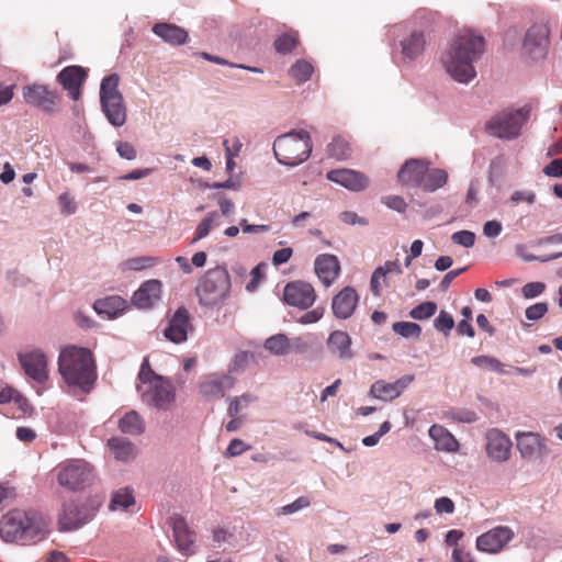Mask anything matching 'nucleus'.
<instances>
[{"label":"nucleus","mask_w":562,"mask_h":562,"mask_svg":"<svg viewBox=\"0 0 562 562\" xmlns=\"http://www.w3.org/2000/svg\"><path fill=\"white\" fill-rule=\"evenodd\" d=\"M153 32L170 45H182L188 40V32L176 24L156 23Z\"/></svg>","instance_id":"c756f323"},{"label":"nucleus","mask_w":562,"mask_h":562,"mask_svg":"<svg viewBox=\"0 0 562 562\" xmlns=\"http://www.w3.org/2000/svg\"><path fill=\"white\" fill-rule=\"evenodd\" d=\"M155 259L150 257H138V258H132L124 262V266L128 270H143L147 267H150L154 265Z\"/></svg>","instance_id":"5fc2aeb1"},{"label":"nucleus","mask_w":562,"mask_h":562,"mask_svg":"<svg viewBox=\"0 0 562 562\" xmlns=\"http://www.w3.org/2000/svg\"><path fill=\"white\" fill-rule=\"evenodd\" d=\"M327 179L350 191L359 192L366 190L370 179L363 172L353 169H335L327 172Z\"/></svg>","instance_id":"a211bd4d"},{"label":"nucleus","mask_w":562,"mask_h":562,"mask_svg":"<svg viewBox=\"0 0 562 562\" xmlns=\"http://www.w3.org/2000/svg\"><path fill=\"white\" fill-rule=\"evenodd\" d=\"M485 439V450L490 459L503 463L510 458L513 443L505 432L497 428H492L486 431Z\"/></svg>","instance_id":"f3484780"},{"label":"nucleus","mask_w":562,"mask_h":562,"mask_svg":"<svg viewBox=\"0 0 562 562\" xmlns=\"http://www.w3.org/2000/svg\"><path fill=\"white\" fill-rule=\"evenodd\" d=\"M58 371L74 395L90 393L97 380L93 353H59Z\"/></svg>","instance_id":"20e7f679"},{"label":"nucleus","mask_w":562,"mask_h":562,"mask_svg":"<svg viewBox=\"0 0 562 562\" xmlns=\"http://www.w3.org/2000/svg\"><path fill=\"white\" fill-rule=\"evenodd\" d=\"M340 220L348 225L359 224L366 226L369 224V221L367 218L358 216V214L352 211H345L340 213Z\"/></svg>","instance_id":"bf43d9fd"},{"label":"nucleus","mask_w":562,"mask_h":562,"mask_svg":"<svg viewBox=\"0 0 562 562\" xmlns=\"http://www.w3.org/2000/svg\"><path fill=\"white\" fill-rule=\"evenodd\" d=\"M324 315L323 307H316L312 311L306 312L300 319L303 324H313L318 322Z\"/></svg>","instance_id":"69168bd1"},{"label":"nucleus","mask_w":562,"mask_h":562,"mask_svg":"<svg viewBox=\"0 0 562 562\" xmlns=\"http://www.w3.org/2000/svg\"><path fill=\"white\" fill-rule=\"evenodd\" d=\"M102 504L98 496L89 497L82 503L69 502L63 506L59 516L61 530L70 531L91 521Z\"/></svg>","instance_id":"9b49d317"},{"label":"nucleus","mask_w":562,"mask_h":562,"mask_svg":"<svg viewBox=\"0 0 562 562\" xmlns=\"http://www.w3.org/2000/svg\"><path fill=\"white\" fill-rule=\"evenodd\" d=\"M87 77L86 70L80 66H68L58 75V81L70 98L77 101L81 95V86Z\"/></svg>","instance_id":"b1692460"},{"label":"nucleus","mask_w":562,"mask_h":562,"mask_svg":"<svg viewBox=\"0 0 562 562\" xmlns=\"http://www.w3.org/2000/svg\"><path fill=\"white\" fill-rule=\"evenodd\" d=\"M393 330L403 337H418L420 326L412 322H397L393 324Z\"/></svg>","instance_id":"49530a36"},{"label":"nucleus","mask_w":562,"mask_h":562,"mask_svg":"<svg viewBox=\"0 0 562 562\" xmlns=\"http://www.w3.org/2000/svg\"><path fill=\"white\" fill-rule=\"evenodd\" d=\"M359 303V295L351 286H345L331 300V310L336 318L347 319L352 316Z\"/></svg>","instance_id":"4be33fe9"},{"label":"nucleus","mask_w":562,"mask_h":562,"mask_svg":"<svg viewBox=\"0 0 562 562\" xmlns=\"http://www.w3.org/2000/svg\"><path fill=\"white\" fill-rule=\"evenodd\" d=\"M451 240L454 244L470 248L475 243V234L471 231H459L451 235Z\"/></svg>","instance_id":"8fccbe9b"},{"label":"nucleus","mask_w":562,"mask_h":562,"mask_svg":"<svg viewBox=\"0 0 562 562\" xmlns=\"http://www.w3.org/2000/svg\"><path fill=\"white\" fill-rule=\"evenodd\" d=\"M381 202L389 209L394 210L398 213H404L407 207V203L400 195H385L381 199Z\"/></svg>","instance_id":"3c124183"},{"label":"nucleus","mask_w":562,"mask_h":562,"mask_svg":"<svg viewBox=\"0 0 562 562\" xmlns=\"http://www.w3.org/2000/svg\"><path fill=\"white\" fill-rule=\"evenodd\" d=\"M250 447L246 445L241 439L235 438L231 441L227 449L224 452L226 458H233L240 456L243 452L247 451Z\"/></svg>","instance_id":"864d4df0"},{"label":"nucleus","mask_w":562,"mask_h":562,"mask_svg":"<svg viewBox=\"0 0 562 562\" xmlns=\"http://www.w3.org/2000/svg\"><path fill=\"white\" fill-rule=\"evenodd\" d=\"M434 326L438 331L448 335L454 327L453 317L446 311H441L437 318L434 321Z\"/></svg>","instance_id":"09e8293b"},{"label":"nucleus","mask_w":562,"mask_h":562,"mask_svg":"<svg viewBox=\"0 0 562 562\" xmlns=\"http://www.w3.org/2000/svg\"><path fill=\"white\" fill-rule=\"evenodd\" d=\"M484 49L485 41L482 36L463 30L453 38L441 61L456 81L468 83L476 75L473 63L481 57Z\"/></svg>","instance_id":"f257e3e1"},{"label":"nucleus","mask_w":562,"mask_h":562,"mask_svg":"<svg viewBox=\"0 0 562 562\" xmlns=\"http://www.w3.org/2000/svg\"><path fill=\"white\" fill-rule=\"evenodd\" d=\"M232 288L231 277L225 267L209 269L199 280L195 294L199 303L206 307L223 304L229 296Z\"/></svg>","instance_id":"39448f33"},{"label":"nucleus","mask_w":562,"mask_h":562,"mask_svg":"<svg viewBox=\"0 0 562 562\" xmlns=\"http://www.w3.org/2000/svg\"><path fill=\"white\" fill-rule=\"evenodd\" d=\"M428 435L434 440L435 448L438 451L456 452L459 449V442L454 436L441 425H432Z\"/></svg>","instance_id":"c85d7f7f"},{"label":"nucleus","mask_w":562,"mask_h":562,"mask_svg":"<svg viewBox=\"0 0 562 562\" xmlns=\"http://www.w3.org/2000/svg\"><path fill=\"white\" fill-rule=\"evenodd\" d=\"M58 204L60 207V212L64 215H71L77 210V205L72 196L67 192H64L58 196Z\"/></svg>","instance_id":"603ef678"},{"label":"nucleus","mask_w":562,"mask_h":562,"mask_svg":"<svg viewBox=\"0 0 562 562\" xmlns=\"http://www.w3.org/2000/svg\"><path fill=\"white\" fill-rule=\"evenodd\" d=\"M434 507L437 514H452L454 512V503L446 496L437 498Z\"/></svg>","instance_id":"13d9d810"},{"label":"nucleus","mask_w":562,"mask_h":562,"mask_svg":"<svg viewBox=\"0 0 562 562\" xmlns=\"http://www.w3.org/2000/svg\"><path fill=\"white\" fill-rule=\"evenodd\" d=\"M258 364L257 353H235L228 366L227 373L234 376V374H240L247 370L255 369Z\"/></svg>","instance_id":"f704fd0d"},{"label":"nucleus","mask_w":562,"mask_h":562,"mask_svg":"<svg viewBox=\"0 0 562 562\" xmlns=\"http://www.w3.org/2000/svg\"><path fill=\"white\" fill-rule=\"evenodd\" d=\"M172 531L176 546L180 553L183 555H191L194 553L192 549L194 543V533L188 528L184 518L176 516L171 518Z\"/></svg>","instance_id":"a878e982"},{"label":"nucleus","mask_w":562,"mask_h":562,"mask_svg":"<svg viewBox=\"0 0 562 562\" xmlns=\"http://www.w3.org/2000/svg\"><path fill=\"white\" fill-rule=\"evenodd\" d=\"M510 200L514 203L527 202L529 204H532L536 200V194L531 191H515L512 194Z\"/></svg>","instance_id":"338daca9"},{"label":"nucleus","mask_w":562,"mask_h":562,"mask_svg":"<svg viewBox=\"0 0 562 562\" xmlns=\"http://www.w3.org/2000/svg\"><path fill=\"white\" fill-rule=\"evenodd\" d=\"M313 72L314 66L312 63L305 59L296 60L289 69V75L296 82V85H302L310 80Z\"/></svg>","instance_id":"c9c22d12"},{"label":"nucleus","mask_w":562,"mask_h":562,"mask_svg":"<svg viewBox=\"0 0 562 562\" xmlns=\"http://www.w3.org/2000/svg\"><path fill=\"white\" fill-rule=\"evenodd\" d=\"M119 75L111 74L100 86V101L103 112L113 126H122L126 122V106L119 91Z\"/></svg>","instance_id":"0eeeda50"},{"label":"nucleus","mask_w":562,"mask_h":562,"mask_svg":"<svg viewBox=\"0 0 562 562\" xmlns=\"http://www.w3.org/2000/svg\"><path fill=\"white\" fill-rule=\"evenodd\" d=\"M126 306L127 302L117 295L97 300L93 304V308L99 315H104L110 319L121 315L125 311Z\"/></svg>","instance_id":"7c9ffc66"},{"label":"nucleus","mask_w":562,"mask_h":562,"mask_svg":"<svg viewBox=\"0 0 562 562\" xmlns=\"http://www.w3.org/2000/svg\"><path fill=\"white\" fill-rule=\"evenodd\" d=\"M20 364L30 379L42 384L48 379L45 353H18Z\"/></svg>","instance_id":"412c9836"},{"label":"nucleus","mask_w":562,"mask_h":562,"mask_svg":"<svg viewBox=\"0 0 562 562\" xmlns=\"http://www.w3.org/2000/svg\"><path fill=\"white\" fill-rule=\"evenodd\" d=\"M515 537V532L507 526H497L480 535L475 546L481 552L499 553Z\"/></svg>","instance_id":"4468645a"},{"label":"nucleus","mask_w":562,"mask_h":562,"mask_svg":"<svg viewBox=\"0 0 562 562\" xmlns=\"http://www.w3.org/2000/svg\"><path fill=\"white\" fill-rule=\"evenodd\" d=\"M216 218H217L216 212L209 213L196 226L194 237L192 238L191 244H194L198 240L206 237Z\"/></svg>","instance_id":"c03bdc74"},{"label":"nucleus","mask_w":562,"mask_h":562,"mask_svg":"<svg viewBox=\"0 0 562 562\" xmlns=\"http://www.w3.org/2000/svg\"><path fill=\"white\" fill-rule=\"evenodd\" d=\"M548 312L547 303L539 302L527 307L525 315L529 321H538Z\"/></svg>","instance_id":"6e6d98bb"},{"label":"nucleus","mask_w":562,"mask_h":562,"mask_svg":"<svg viewBox=\"0 0 562 562\" xmlns=\"http://www.w3.org/2000/svg\"><path fill=\"white\" fill-rule=\"evenodd\" d=\"M108 446L116 460L127 462L134 458V445L126 438L112 437Z\"/></svg>","instance_id":"473e14b6"},{"label":"nucleus","mask_w":562,"mask_h":562,"mask_svg":"<svg viewBox=\"0 0 562 562\" xmlns=\"http://www.w3.org/2000/svg\"><path fill=\"white\" fill-rule=\"evenodd\" d=\"M311 499L307 496H300L294 502L277 509V515H293L302 509L310 507Z\"/></svg>","instance_id":"a18cd8bd"},{"label":"nucleus","mask_w":562,"mask_h":562,"mask_svg":"<svg viewBox=\"0 0 562 562\" xmlns=\"http://www.w3.org/2000/svg\"><path fill=\"white\" fill-rule=\"evenodd\" d=\"M312 147L311 136L306 131H292L274 140L273 153L280 164L293 167L308 159Z\"/></svg>","instance_id":"423d86ee"},{"label":"nucleus","mask_w":562,"mask_h":562,"mask_svg":"<svg viewBox=\"0 0 562 562\" xmlns=\"http://www.w3.org/2000/svg\"><path fill=\"white\" fill-rule=\"evenodd\" d=\"M292 348L289 338L284 334H277L265 341L267 351H286Z\"/></svg>","instance_id":"37998d69"},{"label":"nucleus","mask_w":562,"mask_h":562,"mask_svg":"<svg viewBox=\"0 0 562 562\" xmlns=\"http://www.w3.org/2000/svg\"><path fill=\"white\" fill-rule=\"evenodd\" d=\"M134 503L133 491L128 487H124L113 494L109 508L110 510L127 509L134 505Z\"/></svg>","instance_id":"ea45409f"},{"label":"nucleus","mask_w":562,"mask_h":562,"mask_svg":"<svg viewBox=\"0 0 562 562\" xmlns=\"http://www.w3.org/2000/svg\"><path fill=\"white\" fill-rule=\"evenodd\" d=\"M436 14L419 10L415 14L416 27L412 29L408 34L401 40L400 45L402 55L408 59H415L423 54L427 40L432 32L431 23L435 21Z\"/></svg>","instance_id":"6e6552de"},{"label":"nucleus","mask_w":562,"mask_h":562,"mask_svg":"<svg viewBox=\"0 0 562 562\" xmlns=\"http://www.w3.org/2000/svg\"><path fill=\"white\" fill-rule=\"evenodd\" d=\"M188 323V311L186 308H179L165 330L166 338L176 344L184 341L187 339Z\"/></svg>","instance_id":"cd10ccee"},{"label":"nucleus","mask_w":562,"mask_h":562,"mask_svg":"<svg viewBox=\"0 0 562 562\" xmlns=\"http://www.w3.org/2000/svg\"><path fill=\"white\" fill-rule=\"evenodd\" d=\"M543 173L548 177H562V159H553L543 168Z\"/></svg>","instance_id":"0e129e2a"},{"label":"nucleus","mask_w":562,"mask_h":562,"mask_svg":"<svg viewBox=\"0 0 562 562\" xmlns=\"http://www.w3.org/2000/svg\"><path fill=\"white\" fill-rule=\"evenodd\" d=\"M546 289V284L542 282H529L522 286V295L526 299H533L540 295Z\"/></svg>","instance_id":"4d7b16f0"},{"label":"nucleus","mask_w":562,"mask_h":562,"mask_svg":"<svg viewBox=\"0 0 562 562\" xmlns=\"http://www.w3.org/2000/svg\"><path fill=\"white\" fill-rule=\"evenodd\" d=\"M327 344L331 351H347L351 345V339L346 331L336 330L330 334Z\"/></svg>","instance_id":"79ce46f5"},{"label":"nucleus","mask_w":562,"mask_h":562,"mask_svg":"<svg viewBox=\"0 0 562 562\" xmlns=\"http://www.w3.org/2000/svg\"><path fill=\"white\" fill-rule=\"evenodd\" d=\"M93 479V468L83 459H69L57 467L58 484L71 492L85 490Z\"/></svg>","instance_id":"1a4fd4ad"},{"label":"nucleus","mask_w":562,"mask_h":562,"mask_svg":"<svg viewBox=\"0 0 562 562\" xmlns=\"http://www.w3.org/2000/svg\"><path fill=\"white\" fill-rule=\"evenodd\" d=\"M471 362L475 367L487 370V371H493V372H498V373H508L507 371H504V369H503L504 364L499 360H497L496 358L491 357V356H486V355L477 356V357L472 358Z\"/></svg>","instance_id":"a19ab883"},{"label":"nucleus","mask_w":562,"mask_h":562,"mask_svg":"<svg viewBox=\"0 0 562 562\" xmlns=\"http://www.w3.org/2000/svg\"><path fill=\"white\" fill-rule=\"evenodd\" d=\"M328 155L337 160H345L351 156L352 148L348 140L337 136L334 137L327 147Z\"/></svg>","instance_id":"e433bc0d"},{"label":"nucleus","mask_w":562,"mask_h":562,"mask_svg":"<svg viewBox=\"0 0 562 562\" xmlns=\"http://www.w3.org/2000/svg\"><path fill=\"white\" fill-rule=\"evenodd\" d=\"M530 116V108L504 111L494 115L486 124L487 132L498 138L513 139L519 136L522 125Z\"/></svg>","instance_id":"9d476101"},{"label":"nucleus","mask_w":562,"mask_h":562,"mask_svg":"<svg viewBox=\"0 0 562 562\" xmlns=\"http://www.w3.org/2000/svg\"><path fill=\"white\" fill-rule=\"evenodd\" d=\"M161 292V281L156 279L147 280L134 292L132 302L138 308H150L160 301Z\"/></svg>","instance_id":"5701e85b"},{"label":"nucleus","mask_w":562,"mask_h":562,"mask_svg":"<svg viewBox=\"0 0 562 562\" xmlns=\"http://www.w3.org/2000/svg\"><path fill=\"white\" fill-rule=\"evenodd\" d=\"M138 379L137 392L143 404L161 412H169L173 408L177 398L173 383L154 372L147 358L142 363Z\"/></svg>","instance_id":"f03ea898"},{"label":"nucleus","mask_w":562,"mask_h":562,"mask_svg":"<svg viewBox=\"0 0 562 562\" xmlns=\"http://www.w3.org/2000/svg\"><path fill=\"white\" fill-rule=\"evenodd\" d=\"M448 181V173L443 169L432 168L429 169L427 165V171L424 173L420 187L423 190L434 192L439 188H442Z\"/></svg>","instance_id":"72a5a7b5"},{"label":"nucleus","mask_w":562,"mask_h":562,"mask_svg":"<svg viewBox=\"0 0 562 562\" xmlns=\"http://www.w3.org/2000/svg\"><path fill=\"white\" fill-rule=\"evenodd\" d=\"M45 522L35 512L15 509L0 519V538L5 542H36L45 537Z\"/></svg>","instance_id":"7ed1b4c3"},{"label":"nucleus","mask_w":562,"mask_h":562,"mask_svg":"<svg viewBox=\"0 0 562 562\" xmlns=\"http://www.w3.org/2000/svg\"><path fill=\"white\" fill-rule=\"evenodd\" d=\"M235 383V376L227 372H212L200 378L198 391L206 401H216L224 397L225 393L232 390Z\"/></svg>","instance_id":"f8f14e48"},{"label":"nucleus","mask_w":562,"mask_h":562,"mask_svg":"<svg viewBox=\"0 0 562 562\" xmlns=\"http://www.w3.org/2000/svg\"><path fill=\"white\" fill-rule=\"evenodd\" d=\"M116 151L122 158L133 160L136 158V149L128 142H119L116 144Z\"/></svg>","instance_id":"052dcab7"},{"label":"nucleus","mask_w":562,"mask_h":562,"mask_svg":"<svg viewBox=\"0 0 562 562\" xmlns=\"http://www.w3.org/2000/svg\"><path fill=\"white\" fill-rule=\"evenodd\" d=\"M453 419L460 423L472 424L479 419L477 415L473 411L469 409H459L452 414Z\"/></svg>","instance_id":"e2e57ef3"},{"label":"nucleus","mask_w":562,"mask_h":562,"mask_svg":"<svg viewBox=\"0 0 562 562\" xmlns=\"http://www.w3.org/2000/svg\"><path fill=\"white\" fill-rule=\"evenodd\" d=\"M316 300V292L312 284L304 281H292L284 286L283 301L291 306L306 310Z\"/></svg>","instance_id":"dca6fc26"},{"label":"nucleus","mask_w":562,"mask_h":562,"mask_svg":"<svg viewBox=\"0 0 562 562\" xmlns=\"http://www.w3.org/2000/svg\"><path fill=\"white\" fill-rule=\"evenodd\" d=\"M122 432L138 436L145 431V422L136 411L127 412L119 422Z\"/></svg>","instance_id":"2f4dec72"},{"label":"nucleus","mask_w":562,"mask_h":562,"mask_svg":"<svg viewBox=\"0 0 562 562\" xmlns=\"http://www.w3.org/2000/svg\"><path fill=\"white\" fill-rule=\"evenodd\" d=\"M315 272L322 283L328 288L340 273V263L335 255L323 254L315 259Z\"/></svg>","instance_id":"393cba45"},{"label":"nucleus","mask_w":562,"mask_h":562,"mask_svg":"<svg viewBox=\"0 0 562 562\" xmlns=\"http://www.w3.org/2000/svg\"><path fill=\"white\" fill-rule=\"evenodd\" d=\"M257 400H258V397L251 393H245V394H241L240 396L229 397L227 413L231 417H235L241 411L249 407Z\"/></svg>","instance_id":"4c0bfd02"},{"label":"nucleus","mask_w":562,"mask_h":562,"mask_svg":"<svg viewBox=\"0 0 562 562\" xmlns=\"http://www.w3.org/2000/svg\"><path fill=\"white\" fill-rule=\"evenodd\" d=\"M292 254L291 248H281L273 254L272 261L276 266L283 265L291 259Z\"/></svg>","instance_id":"774afa93"},{"label":"nucleus","mask_w":562,"mask_h":562,"mask_svg":"<svg viewBox=\"0 0 562 562\" xmlns=\"http://www.w3.org/2000/svg\"><path fill=\"white\" fill-rule=\"evenodd\" d=\"M299 44V33L296 31H290L280 35L274 41V48L280 54H290L297 47Z\"/></svg>","instance_id":"58836bf2"},{"label":"nucleus","mask_w":562,"mask_h":562,"mask_svg":"<svg viewBox=\"0 0 562 562\" xmlns=\"http://www.w3.org/2000/svg\"><path fill=\"white\" fill-rule=\"evenodd\" d=\"M550 45V29L547 24H533L526 33L522 53L532 60L546 57Z\"/></svg>","instance_id":"ddd939ff"},{"label":"nucleus","mask_w":562,"mask_h":562,"mask_svg":"<svg viewBox=\"0 0 562 562\" xmlns=\"http://www.w3.org/2000/svg\"><path fill=\"white\" fill-rule=\"evenodd\" d=\"M427 164L420 159L407 160L397 172L398 181L404 186L420 187Z\"/></svg>","instance_id":"bb28decb"},{"label":"nucleus","mask_w":562,"mask_h":562,"mask_svg":"<svg viewBox=\"0 0 562 562\" xmlns=\"http://www.w3.org/2000/svg\"><path fill=\"white\" fill-rule=\"evenodd\" d=\"M413 379L412 375H405L392 383L378 380L371 385L369 395L383 402L393 401L404 392Z\"/></svg>","instance_id":"aec40b11"},{"label":"nucleus","mask_w":562,"mask_h":562,"mask_svg":"<svg viewBox=\"0 0 562 562\" xmlns=\"http://www.w3.org/2000/svg\"><path fill=\"white\" fill-rule=\"evenodd\" d=\"M437 311V304L434 302H424L414 307L409 315L414 319H426L431 317Z\"/></svg>","instance_id":"de8ad7c7"},{"label":"nucleus","mask_w":562,"mask_h":562,"mask_svg":"<svg viewBox=\"0 0 562 562\" xmlns=\"http://www.w3.org/2000/svg\"><path fill=\"white\" fill-rule=\"evenodd\" d=\"M23 98L30 105L36 106L44 112L52 113L59 103V95L56 91L49 90L44 85H30L23 88Z\"/></svg>","instance_id":"2eb2a0df"},{"label":"nucleus","mask_w":562,"mask_h":562,"mask_svg":"<svg viewBox=\"0 0 562 562\" xmlns=\"http://www.w3.org/2000/svg\"><path fill=\"white\" fill-rule=\"evenodd\" d=\"M384 279H385V277L382 273V269H375L373 271L371 281H370V288H371L373 295H375V296L381 295V291H382L381 280H384Z\"/></svg>","instance_id":"680f3d73"},{"label":"nucleus","mask_w":562,"mask_h":562,"mask_svg":"<svg viewBox=\"0 0 562 562\" xmlns=\"http://www.w3.org/2000/svg\"><path fill=\"white\" fill-rule=\"evenodd\" d=\"M516 446L521 458L527 461L540 459L547 448L544 439L537 432H517Z\"/></svg>","instance_id":"6ab92c4d"}]
</instances>
